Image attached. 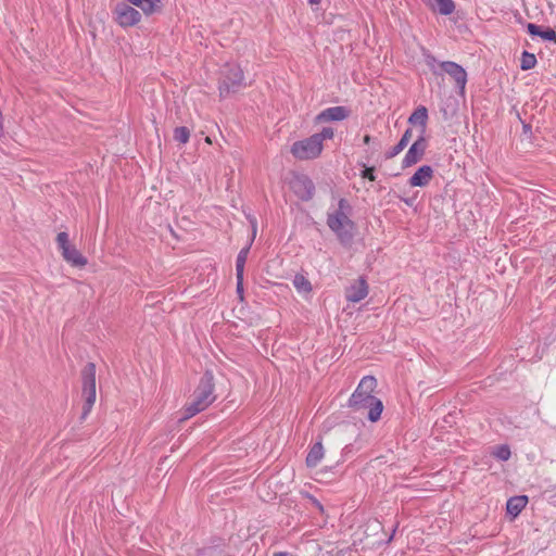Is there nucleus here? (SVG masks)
Returning a JSON list of instances; mask_svg holds the SVG:
<instances>
[{
    "label": "nucleus",
    "mask_w": 556,
    "mask_h": 556,
    "mask_svg": "<svg viewBox=\"0 0 556 556\" xmlns=\"http://www.w3.org/2000/svg\"><path fill=\"white\" fill-rule=\"evenodd\" d=\"M190 138V130L186 126L176 127L174 130V139L179 143H187Z\"/></svg>",
    "instance_id": "b1692460"
},
{
    "label": "nucleus",
    "mask_w": 556,
    "mask_h": 556,
    "mask_svg": "<svg viewBox=\"0 0 556 556\" xmlns=\"http://www.w3.org/2000/svg\"><path fill=\"white\" fill-rule=\"evenodd\" d=\"M427 140L426 137L422 136V134H419L418 138L415 140V142L409 147L408 151L406 152L402 166L403 168L413 166L417 162H419L427 149Z\"/></svg>",
    "instance_id": "9d476101"
},
{
    "label": "nucleus",
    "mask_w": 556,
    "mask_h": 556,
    "mask_svg": "<svg viewBox=\"0 0 556 556\" xmlns=\"http://www.w3.org/2000/svg\"><path fill=\"white\" fill-rule=\"evenodd\" d=\"M114 13L116 15V22L122 27H131L141 21L140 12L126 3H118Z\"/></svg>",
    "instance_id": "0eeeda50"
},
{
    "label": "nucleus",
    "mask_w": 556,
    "mask_h": 556,
    "mask_svg": "<svg viewBox=\"0 0 556 556\" xmlns=\"http://www.w3.org/2000/svg\"><path fill=\"white\" fill-rule=\"evenodd\" d=\"M130 4L138 7L146 15H152L162 10L161 0H127Z\"/></svg>",
    "instance_id": "dca6fc26"
},
{
    "label": "nucleus",
    "mask_w": 556,
    "mask_h": 556,
    "mask_svg": "<svg viewBox=\"0 0 556 556\" xmlns=\"http://www.w3.org/2000/svg\"><path fill=\"white\" fill-rule=\"evenodd\" d=\"M323 151V144L320 139L314 135L306 139L295 141L291 146L292 155L301 161L313 160L320 155Z\"/></svg>",
    "instance_id": "39448f33"
},
{
    "label": "nucleus",
    "mask_w": 556,
    "mask_h": 556,
    "mask_svg": "<svg viewBox=\"0 0 556 556\" xmlns=\"http://www.w3.org/2000/svg\"><path fill=\"white\" fill-rule=\"evenodd\" d=\"M439 65L444 73H446L454 79L456 88L459 90V93L464 94L467 84V73L465 68L453 61H443L440 62Z\"/></svg>",
    "instance_id": "1a4fd4ad"
},
{
    "label": "nucleus",
    "mask_w": 556,
    "mask_h": 556,
    "mask_svg": "<svg viewBox=\"0 0 556 556\" xmlns=\"http://www.w3.org/2000/svg\"><path fill=\"white\" fill-rule=\"evenodd\" d=\"M290 187L294 194L302 201H309L314 197L315 185L312 179L305 175L295 176L291 180Z\"/></svg>",
    "instance_id": "6e6552de"
},
{
    "label": "nucleus",
    "mask_w": 556,
    "mask_h": 556,
    "mask_svg": "<svg viewBox=\"0 0 556 556\" xmlns=\"http://www.w3.org/2000/svg\"><path fill=\"white\" fill-rule=\"evenodd\" d=\"M352 206L349 201L341 198L338 201V207L327 213V226L344 247L352 244L356 229L355 223L350 218Z\"/></svg>",
    "instance_id": "f03ea898"
},
{
    "label": "nucleus",
    "mask_w": 556,
    "mask_h": 556,
    "mask_svg": "<svg viewBox=\"0 0 556 556\" xmlns=\"http://www.w3.org/2000/svg\"><path fill=\"white\" fill-rule=\"evenodd\" d=\"M407 146H405L404 140H400L392 149H390L386 153V159H392L400 154Z\"/></svg>",
    "instance_id": "bb28decb"
},
{
    "label": "nucleus",
    "mask_w": 556,
    "mask_h": 556,
    "mask_svg": "<svg viewBox=\"0 0 556 556\" xmlns=\"http://www.w3.org/2000/svg\"><path fill=\"white\" fill-rule=\"evenodd\" d=\"M243 86L244 76L241 67L236 64H227L222 71L219 83L220 97H227L232 92H237Z\"/></svg>",
    "instance_id": "20e7f679"
},
{
    "label": "nucleus",
    "mask_w": 556,
    "mask_h": 556,
    "mask_svg": "<svg viewBox=\"0 0 556 556\" xmlns=\"http://www.w3.org/2000/svg\"><path fill=\"white\" fill-rule=\"evenodd\" d=\"M424 2L430 10L442 15H450L455 11L453 0H424Z\"/></svg>",
    "instance_id": "4468645a"
},
{
    "label": "nucleus",
    "mask_w": 556,
    "mask_h": 556,
    "mask_svg": "<svg viewBox=\"0 0 556 556\" xmlns=\"http://www.w3.org/2000/svg\"><path fill=\"white\" fill-rule=\"evenodd\" d=\"M527 30L531 36H538L543 40L553 41L556 43V31L551 27L542 29L539 25L529 23L527 25Z\"/></svg>",
    "instance_id": "a211bd4d"
},
{
    "label": "nucleus",
    "mask_w": 556,
    "mask_h": 556,
    "mask_svg": "<svg viewBox=\"0 0 556 556\" xmlns=\"http://www.w3.org/2000/svg\"><path fill=\"white\" fill-rule=\"evenodd\" d=\"M292 283L298 292L309 293L312 291V283L302 274H296L292 280Z\"/></svg>",
    "instance_id": "4be33fe9"
},
{
    "label": "nucleus",
    "mask_w": 556,
    "mask_h": 556,
    "mask_svg": "<svg viewBox=\"0 0 556 556\" xmlns=\"http://www.w3.org/2000/svg\"><path fill=\"white\" fill-rule=\"evenodd\" d=\"M371 137L369 135L364 136V143L368 144L370 142Z\"/></svg>",
    "instance_id": "473e14b6"
},
{
    "label": "nucleus",
    "mask_w": 556,
    "mask_h": 556,
    "mask_svg": "<svg viewBox=\"0 0 556 556\" xmlns=\"http://www.w3.org/2000/svg\"><path fill=\"white\" fill-rule=\"evenodd\" d=\"M274 556H286V555H285V554L279 553V554H275Z\"/></svg>",
    "instance_id": "f704fd0d"
},
{
    "label": "nucleus",
    "mask_w": 556,
    "mask_h": 556,
    "mask_svg": "<svg viewBox=\"0 0 556 556\" xmlns=\"http://www.w3.org/2000/svg\"><path fill=\"white\" fill-rule=\"evenodd\" d=\"M311 4H319L320 0H308Z\"/></svg>",
    "instance_id": "72a5a7b5"
},
{
    "label": "nucleus",
    "mask_w": 556,
    "mask_h": 556,
    "mask_svg": "<svg viewBox=\"0 0 556 556\" xmlns=\"http://www.w3.org/2000/svg\"><path fill=\"white\" fill-rule=\"evenodd\" d=\"M527 503H528V497L526 495L510 497L506 504L507 513L509 515L516 517L522 511V509L526 507Z\"/></svg>",
    "instance_id": "aec40b11"
},
{
    "label": "nucleus",
    "mask_w": 556,
    "mask_h": 556,
    "mask_svg": "<svg viewBox=\"0 0 556 556\" xmlns=\"http://www.w3.org/2000/svg\"><path fill=\"white\" fill-rule=\"evenodd\" d=\"M324 457V446L320 441L313 444L306 456V466L309 468L316 467Z\"/></svg>",
    "instance_id": "6ab92c4d"
},
{
    "label": "nucleus",
    "mask_w": 556,
    "mask_h": 556,
    "mask_svg": "<svg viewBox=\"0 0 556 556\" xmlns=\"http://www.w3.org/2000/svg\"><path fill=\"white\" fill-rule=\"evenodd\" d=\"M351 114L346 106H331L323 110L315 117L316 123L340 122L348 118Z\"/></svg>",
    "instance_id": "9b49d317"
},
{
    "label": "nucleus",
    "mask_w": 556,
    "mask_h": 556,
    "mask_svg": "<svg viewBox=\"0 0 556 556\" xmlns=\"http://www.w3.org/2000/svg\"><path fill=\"white\" fill-rule=\"evenodd\" d=\"M410 137H412V129L408 128L405 130V132L403 134V136L400 140H404L405 146H407L410 140Z\"/></svg>",
    "instance_id": "c756f323"
},
{
    "label": "nucleus",
    "mask_w": 556,
    "mask_h": 556,
    "mask_svg": "<svg viewBox=\"0 0 556 556\" xmlns=\"http://www.w3.org/2000/svg\"><path fill=\"white\" fill-rule=\"evenodd\" d=\"M536 64V58L533 53L523 51L520 60V68L522 71H529Z\"/></svg>",
    "instance_id": "5701e85b"
},
{
    "label": "nucleus",
    "mask_w": 556,
    "mask_h": 556,
    "mask_svg": "<svg viewBox=\"0 0 556 556\" xmlns=\"http://www.w3.org/2000/svg\"><path fill=\"white\" fill-rule=\"evenodd\" d=\"M428 119V110L426 106H418L408 117V123L420 126V134L425 136Z\"/></svg>",
    "instance_id": "f3484780"
},
{
    "label": "nucleus",
    "mask_w": 556,
    "mask_h": 556,
    "mask_svg": "<svg viewBox=\"0 0 556 556\" xmlns=\"http://www.w3.org/2000/svg\"><path fill=\"white\" fill-rule=\"evenodd\" d=\"M214 390V375L211 370H206L193 391L191 401L186 404L181 420H187L205 410L216 400Z\"/></svg>",
    "instance_id": "7ed1b4c3"
},
{
    "label": "nucleus",
    "mask_w": 556,
    "mask_h": 556,
    "mask_svg": "<svg viewBox=\"0 0 556 556\" xmlns=\"http://www.w3.org/2000/svg\"><path fill=\"white\" fill-rule=\"evenodd\" d=\"M362 177L365 179H368L370 181H375L376 180L375 168L374 167H365V169L362 170Z\"/></svg>",
    "instance_id": "c85d7f7f"
},
{
    "label": "nucleus",
    "mask_w": 556,
    "mask_h": 556,
    "mask_svg": "<svg viewBox=\"0 0 556 556\" xmlns=\"http://www.w3.org/2000/svg\"><path fill=\"white\" fill-rule=\"evenodd\" d=\"M83 396L85 399V413H89L97 397L96 365L88 363L81 370Z\"/></svg>",
    "instance_id": "423d86ee"
},
{
    "label": "nucleus",
    "mask_w": 556,
    "mask_h": 556,
    "mask_svg": "<svg viewBox=\"0 0 556 556\" xmlns=\"http://www.w3.org/2000/svg\"><path fill=\"white\" fill-rule=\"evenodd\" d=\"M250 252V247L240 250L236 260V277L241 279L244 273V266Z\"/></svg>",
    "instance_id": "412c9836"
},
{
    "label": "nucleus",
    "mask_w": 556,
    "mask_h": 556,
    "mask_svg": "<svg viewBox=\"0 0 556 556\" xmlns=\"http://www.w3.org/2000/svg\"><path fill=\"white\" fill-rule=\"evenodd\" d=\"M334 131L331 127H324L320 132L314 134V136L320 139V143L324 146L326 139H332Z\"/></svg>",
    "instance_id": "cd10ccee"
},
{
    "label": "nucleus",
    "mask_w": 556,
    "mask_h": 556,
    "mask_svg": "<svg viewBox=\"0 0 556 556\" xmlns=\"http://www.w3.org/2000/svg\"><path fill=\"white\" fill-rule=\"evenodd\" d=\"M368 295V285L364 277H359L353 285L345 290L348 302L358 303Z\"/></svg>",
    "instance_id": "f8f14e48"
},
{
    "label": "nucleus",
    "mask_w": 556,
    "mask_h": 556,
    "mask_svg": "<svg viewBox=\"0 0 556 556\" xmlns=\"http://www.w3.org/2000/svg\"><path fill=\"white\" fill-rule=\"evenodd\" d=\"M376 388L377 379L374 376H365L349 399V407L357 413L367 410V418L371 422L378 421L383 410L381 400L372 395Z\"/></svg>",
    "instance_id": "f257e3e1"
},
{
    "label": "nucleus",
    "mask_w": 556,
    "mask_h": 556,
    "mask_svg": "<svg viewBox=\"0 0 556 556\" xmlns=\"http://www.w3.org/2000/svg\"><path fill=\"white\" fill-rule=\"evenodd\" d=\"M493 454L500 460H507L510 457V450L507 445H500Z\"/></svg>",
    "instance_id": "a878e982"
},
{
    "label": "nucleus",
    "mask_w": 556,
    "mask_h": 556,
    "mask_svg": "<svg viewBox=\"0 0 556 556\" xmlns=\"http://www.w3.org/2000/svg\"><path fill=\"white\" fill-rule=\"evenodd\" d=\"M432 176H433L432 167L430 165H422L409 178V185L412 187H425L429 184Z\"/></svg>",
    "instance_id": "ddd939ff"
},
{
    "label": "nucleus",
    "mask_w": 556,
    "mask_h": 556,
    "mask_svg": "<svg viewBox=\"0 0 556 556\" xmlns=\"http://www.w3.org/2000/svg\"><path fill=\"white\" fill-rule=\"evenodd\" d=\"M56 244L61 252H63L64 249L72 247L70 244L68 233L64 231L59 232L56 236Z\"/></svg>",
    "instance_id": "393cba45"
},
{
    "label": "nucleus",
    "mask_w": 556,
    "mask_h": 556,
    "mask_svg": "<svg viewBox=\"0 0 556 556\" xmlns=\"http://www.w3.org/2000/svg\"><path fill=\"white\" fill-rule=\"evenodd\" d=\"M61 253L63 258L72 266L84 267L87 264V258L75 247L64 249Z\"/></svg>",
    "instance_id": "2eb2a0df"
},
{
    "label": "nucleus",
    "mask_w": 556,
    "mask_h": 556,
    "mask_svg": "<svg viewBox=\"0 0 556 556\" xmlns=\"http://www.w3.org/2000/svg\"><path fill=\"white\" fill-rule=\"evenodd\" d=\"M237 292L240 296H242L243 293V277L241 279L237 278Z\"/></svg>",
    "instance_id": "7c9ffc66"
},
{
    "label": "nucleus",
    "mask_w": 556,
    "mask_h": 556,
    "mask_svg": "<svg viewBox=\"0 0 556 556\" xmlns=\"http://www.w3.org/2000/svg\"><path fill=\"white\" fill-rule=\"evenodd\" d=\"M250 222H251V225H252V228H253V236H255V232H256V219L253 217V218H250Z\"/></svg>",
    "instance_id": "2f4dec72"
}]
</instances>
